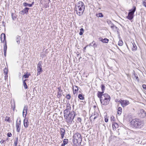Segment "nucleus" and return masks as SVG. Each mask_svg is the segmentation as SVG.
Masks as SVG:
<instances>
[{"mask_svg": "<svg viewBox=\"0 0 146 146\" xmlns=\"http://www.w3.org/2000/svg\"><path fill=\"white\" fill-rule=\"evenodd\" d=\"M64 117L66 121L69 124H71L72 121L76 115L74 111H71L64 112Z\"/></svg>", "mask_w": 146, "mask_h": 146, "instance_id": "obj_1", "label": "nucleus"}, {"mask_svg": "<svg viewBox=\"0 0 146 146\" xmlns=\"http://www.w3.org/2000/svg\"><path fill=\"white\" fill-rule=\"evenodd\" d=\"M85 9V5L84 3L82 1H79L76 5L74 10L77 14L80 16L83 15Z\"/></svg>", "mask_w": 146, "mask_h": 146, "instance_id": "obj_2", "label": "nucleus"}, {"mask_svg": "<svg viewBox=\"0 0 146 146\" xmlns=\"http://www.w3.org/2000/svg\"><path fill=\"white\" fill-rule=\"evenodd\" d=\"M131 126L135 128H141L143 125V122L139 119H134L131 122Z\"/></svg>", "mask_w": 146, "mask_h": 146, "instance_id": "obj_3", "label": "nucleus"}, {"mask_svg": "<svg viewBox=\"0 0 146 146\" xmlns=\"http://www.w3.org/2000/svg\"><path fill=\"white\" fill-rule=\"evenodd\" d=\"M100 100L102 105H106L109 104L110 100V98L108 94L105 93L103 96L102 98Z\"/></svg>", "mask_w": 146, "mask_h": 146, "instance_id": "obj_4", "label": "nucleus"}, {"mask_svg": "<svg viewBox=\"0 0 146 146\" xmlns=\"http://www.w3.org/2000/svg\"><path fill=\"white\" fill-rule=\"evenodd\" d=\"M136 10V7L133 6V8L129 11L128 15L127 17V18L129 20H132L133 18V15L134 12Z\"/></svg>", "mask_w": 146, "mask_h": 146, "instance_id": "obj_5", "label": "nucleus"}, {"mask_svg": "<svg viewBox=\"0 0 146 146\" xmlns=\"http://www.w3.org/2000/svg\"><path fill=\"white\" fill-rule=\"evenodd\" d=\"M74 137L78 142H80L81 143L82 142V138L81 135L80 133H75L74 135Z\"/></svg>", "mask_w": 146, "mask_h": 146, "instance_id": "obj_6", "label": "nucleus"}, {"mask_svg": "<svg viewBox=\"0 0 146 146\" xmlns=\"http://www.w3.org/2000/svg\"><path fill=\"white\" fill-rule=\"evenodd\" d=\"M42 62L41 61H39L37 65V74L38 75L40 74V72H42Z\"/></svg>", "mask_w": 146, "mask_h": 146, "instance_id": "obj_7", "label": "nucleus"}, {"mask_svg": "<svg viewBox=\"0 0 146 146\" xmlns=\"http://www.w3.org/2000/svg\"><path fill=\"white\" fill-rule=\"evenodd\" d=\"M119 102L121 104L122 106L123 107L126 106L129 104V101L126 100H119Z\"/></svg>", "mask_w": 146, "mask_h": 146, "instance_id": "obj_8", "label": "nucleus"}, {"mask_svg": "<svg viewBox=\"0 0 146 146\" xmlns=\"http://www.w3.org/2000/svg\"><path fill=\"white\" fill-rule=\"evenodd\" d=\"M139 116L141 118H143L146 116L145 111L143 110H140L138 113Z\"/></svg>", "mask_w": 146, "mask_h": 146, "instance_id": "obj_9", "label": "nucleus"}, {"mask_svg": "<svg viewBox=\"0 0 146 146\" xmlns=\"http://www.w3.org/2000/svg\"><path fill=\"white\" fill-rule=\"evenodd\" d=\"M28 110V106H25L24 107L23 110V116L24 117H26L27 113V111Z\"/></svg>", "mask_w": 146, "mask_h": 146, "instance_id": "obj_10", "label": "nucleus"}, {"mask_svg": "<svg viewBox=\"0 0 146 146\" xmlns=\"http://www.w3.org/2000/svg\"><path fill=\"white\" fill-rule=\"evenodd\" d=\"M23 124L24 127L27 128L28 127L29 125V122L27 118L25 117L23 120Z\"/></svg>", "mask_w": 146, "mask_h": 146, "instance_id": "obj_11", "label": "nucleus"}, {"mask_svg": "<svg viewBox=\"0 0 146 146\" xmlns=\"http://www.w3.org/2000/svg\"><path fill=\"white\" fill-rule=\"evenodd\" d=\"M60 134L61 135V139H63L65 131V130L62 128H60Z\"/></svg>", "mask_w": 146, "mask_h": 146, "instance_id": "obj_12", "label": "nucleus"}, {"mask_svg": "<svg viewBox=\"0 0 146 146\" xmlns=\"http://www.w3.org/2000/svg\"><path fill=\"white\" fill-rule=\"evenodd\" d=\"M58 89V92L57 93V97L58 98H60L62 96L61 92L62 91L61 90V87H59L57 88Z\"/></svg>", "mask_w": 146, "mask_h": 146, "instance_id": "obj_13", "label": "nucleus"}, {"mask_svg": "<svg viewBox=\"0 0 146 146\" xmlns=\"http://www.w3.org/2000/svg\"><path fill=\"white\" fill-rule=\"evenodd\" d=\"M71 107L69 103H68L67 104L66 106V109H65L64 112H67L71 111Z\"/></svg>", "mask_w": 146, "mask_h": 146, "instance_id": "obj_14", "label": "nucleus"}, {"mask_svg": "<svg viewBox=\"0 0 146 146\" xmlns=\"http://www.w3.org/2000/svg\"><path fill=\"white\" fill-rule=\"evenodd\" d=\"M1 40L2 42H4L6 41V36L4 33H2L1 35Z\"/></svg>", "mask_w": 146, "mask_h": 146, "instance_id": "obj_15", "label": "nucleus"}, {"mask_svg": "<svg viewBox=\"0 0 146 146\" xmlns=\"http://www.w3.org/2000/svg\"><path fill=\"white\" fill-rule=\"evenodd\" d=\"M104 92L98 91L97 93V96L98 98H100V100L102 98L103 96L104 95Z\"/></svg>", "mask_w": 146, "mask_h": 146, "instance_id": "obj_16", "label": "nucleus"}, {"mask_svg": "<svg viewBox=\"0 0 146 146\" xmlns=\"http://www.w3.org/2000/svg\"><path fill=\"white\" fill-rule=\"evenodd\" d=\"M99 40L100 41H102V42L105 43H108L109 40L107 38H105L104 39L102 38H99Z\"/></svg>", "mask_w": 146, "mask_h": 146, "instance_id": "obj_17", "label": "nucleus"}, {"mask_svg": "<svg viewBox=\"0 0 146 146\" xmlns=\"http://www.w3.org/2000/svg\"><path fill=\"white\" fill-rule=\"evenodd\" d=\"M18 119H17L16 125V128L17 131L18 132H19L21 129V125L18 124L17 123Z\"/></svg>", "mask_w": 146, "mask_h": 146, "instance_id": "obj_18", "label": "nucleus"}, {"mask_svg": "<svg viewBox=\"0 0 146 146\" xmlns=\"http://www.w3.org/2000/svg\"><path fill=\"white\" fill-rule=\"evenodd\" d=\"M131 44L132 45V50L133 51H135L137 49V47L135 44L134 42H131Z\"/></svg>", "mask_w": 146, "mask_h": 146, "instance_id": "obj_19", "label": "nucleus"}, {"mask_svg": "<svg viewBox=\"0 0 146 146\" xmlns=\"http://www.w3.org/2000/svg\"><path fill=\"white\" fill-rule=\"evenodd\" d=\"M29 9V8L28 7H25V9L22 10L21 12L23 13V14L26 13L28 12V11Z\"/></svg>", "mask_w": 146, "mask_h": 146, "instance_id": "obj_20", "label": "nucleus"}, {"mask_svg": "<svg viewBox=\"0 0 146 146\" xmlns=\"http://www.w3.org/2000/svg\"><path fill=\"white\" fill-rule=\"evenodd\" d=\"M113 129V130H115L118 127V125L116 123L114 122L112 124Z\"/></svg>", "mask_w": 146, "mask_h": 146, "instance_id": "obj_21", "label": "nucleus"}, {"mask_svg": "<svg viewBox=\"0 0 146 146\" xmlns=\"http://www.w3.org/2000/svg\"><path fill=\"white\" fill-rule=\"evenodd\" d=\"M20 40L21 37L20 36L18 35L17 36L16 38V40L17 43L18 44H20Z\"/></svg>", "mask_w": 146, "mask_h": 146, "instance_id": "obj_22", "label": "nucleus"}, {"mask_svg": "<svg viewBox=\"0 0 146 146\" xmlns=\"http://www.w3.org/2000/svg\"><path fill=\"white\" fill-rule=\"evenodd\" d=\"M122 112V109L121 107H119L118 109L117 114L119 115H120Z\"/></svg>", "mask_w": 146, "mask_h": 146, "instance_id": "obj_23", "label": "nucleus"}, {"mask_svg": "<svg viewBox=\"0 0 146 146\" xmlns=\"http://www.w3.org/2000/svg\"><path fill=\"white\" fill-rule=\"evenodd\" d=\"M75 88V89L73 91V93L74 94H75L78 91V87L76 86H73V89L74 90V89Z\"/></svg>", "mask_w": 146, "mask_h": 146, "instance_id": "obj_24", "label": "nucleus"}, {"mask_svg": "<svg viewBox=\"0 0 146 146\" xmlns=\"http://www.w3.org/2000/svg\"><path fill=\"white\" fill-rule=\"evenodd\" d=\"M27 80V79H25L24 80L23 82L24 87L25 88V89H27L28 88V86L27 85L26 82H25V81H26Z\"/></svg>", "mask_w": 146, "mask_h": 146, "instance_id": "obj_25", "label": "nucleus"}, {"mask_svg": "<svg viewBox=\"0 0 146 146\" xmlns=\"http://www.w3.org/2000/svg\"><path fill=\"white\" fill-rule=\"evenodd\" d=\"M11 16L12 19L13 20H15L17 18V15L15 13H12Z\"/></svg>", "mask_w": 146, "mask_h": 146, "instance_id": "obj_26", "label": "nucleus"}, {"mask_svg": "<svg viewBox=\"0 0 146 146\" xmlns=\"http://www.w3.org/2000/svg\"><path fill=\"white\" fill-rule=\"evenodd\" d=\"M23 5L25 7H27L28 6L29 7H31L32 5L31 4H28L26 3H23Z\"/></svg>", "mask_w": 146, "mask_h": 146, "instance_id": "obj_27", "label": "nucleus"}, {"mask_svg": "<svg viewBox=\"0 0 146 146\" xmlns=\"http://www.w3.org/2000/svg\"><path fill=\"white\" fill-rule=\"evenodd\" d=\"M101 88L102 89V92H104V91L105 88V86L103 84H102L101 86Z\"/></svg>", "mask_w": 146, "mask_h": 146, "instance_id": "obj_28", "label": "nucleus"}, {"mask_svg": "<svg viewBox=\"0 0 146 146\" xmlns=\"http://www.w3.org/2000/svg\"><path fill=\"white\" fill-rule=\"evenodd\" d=\"M96 15L97 17H103L104 16L103 14L101 13H99L98 14H96Z\"/></svg>", "mask_w": 146, "mask_h": 146, "instance_id": "obj_29", "label": "nucleus"}, {"mask_svg": "<svg viewBox=\"0 0 146 146\" xmlns=\"http://www.w3.org/2000/svg\"><path fill=\"white\" fill-rule=\"evenodd\" d=\"M31 75V74L30 73H27L26 74H25L23 77L25 78H28L29 76Z\"/></svg>", "mask_w": 146, "mask_h": 146, "instance_id": "obj_30", "label": "nucleus"}, {"mask_svg": "<svg viewBox=\"0 0 146 146\" xmlns=\"http://www.w3.org/2000/svg\"><path fill=\"white\" fill-rule=\"evenodd\" d=\"M78 98L80 100H83L84 97L82 94H79L78 96Z\"/></svg>", "mask_w": 146, "mask_h": 146, "instance_id": "obj_31", "label": "nucleus"}, {"mask_svg": "<svg viewBox=\"0 0 146 146\" xmlns=\"http://www.w3.org/2000/svg\"><path fill=\"white\" fill-rule=\"evenodd\" d=\"M84 32V30L83 28H82L80 29V31L79 33V35H83V33Z\"/></svg>", "mask_w": 146, "mask_h": 146, "instance_id": "obj_32", "label": "nucleus"}, {"mask_svg": "<svg viewBox=\"0 0 146 146\" xmlns=\"http://www.w3.org/2000/svg\"><path fill=\"white\" fill-rule=\"evenodd\" d=\"M107 23L110 26L113 25V23L110 20H108L107 21Z\"/></svg>", "mask_w": 146, "mask_h": 146, "instance_id": "obj_33", "label": "nucleus"}, {"mask_svg": "<svg viewBox=\"0 0 146 146\" xmlns=\"http://www.w3.org/2000/svg\"><path fill=\"white\" fill-rule=\"evenodd\" d=\"M18 138L17 137L16 138V139L15 141L14 142V145L15 146H17V144L18 143Z\"/></svg>", "mask_w": 146, "mask_h": 146, "instance_id": "obj_34", "label": "nucleus"}, {"mask_svg": "<svg viewBox=\"0 0 146 146\" xmlns=\"http://www.w3.org/2000/svg\"><path fill=\"white\" fill-rule=\"evenodd\" d=\"M68 139H64L63 141V143L66 144L68 142Z\"/></svg>", "mask_w": 146, "mask_h": 146, "instance_id": "obj_35", "label": "nucleus"}, {"mask_svg": "<svg viewBox=\"0 0 146 146\" xmlns=\"http://www.w3.org/2000/svg\"><path fill=\"white\" fill-rule=\"evenodd\" d=\"M8 69L5 68L4 70V72L5 74H7Z\"/></svg>", "mask_w": 146, "mask_h": 146, "instance_id": "obj_36", "label": "nucleus"}, {"mask_svg": "<svg viewBox=\"0 0 146 146\" xmlns=\"http://www.w3.org/2000/svg\"><path fill=\"white\" fill-rule=\"evenodd\" d=\"M123 44V42L122 40H119V42L118 45L120 46H121Z\"/></svg>", "mask_w": 146, "mask_h": 146, "instance_id": "obj_37", "label": "nucleus"}, {"mask_svg": "<svg viewBox=\"0 0 146 146\" xmlns=\"http://www.w3.org/2000/svg\"><path fill=\"white\" fill-rule=\"evenodd\" d=\"M66 98L68 100H69L70 99L71 96L70 95L68 94L66 95Z\"/></svg>", "mask_w": 146, "mask_h": 146, "instance_id": "obj_38", "label": "nucleus"}, {"mask_svg": "<svg viewBox=\"0 0 146 146\" xmlns=\"http://www.w3.org/2000/svg\"><path fill=\"white\" fill-rule=\"evenodd\" d=\"M5 121H7L9 122H10V117H6V118L5 119Z\"/></svg>", "mask_w": 146, "mask_h": 146, "instance_id": "obj_39", "label": "nucleus"}, {"mask_svg": "<svg viewBox=\"0 0 146 146\" xmlns=\"http://www.w3.org/2000/svg\"><path fill=\"white\" fill-rule=\"evenodd\" d=\"M143 5L146 7V0H143Z\"/></svg>", "mask_w": 146, "mask_h": 146, "instance_id": "obj_40", "label": "nucleus"}, {"mask_svg": "<svg viewBox=\"0 0 146 146\" xmlns=\"http://www.w3.org/2000/svg\"><path fill=\"white\" fill-rule=\"evenodd\" d=\"M81 119L80 117H78L77 119V121L78 122H80L81 121Z\"/></svg>", "mask_w": 146, "mask_h": 146, "instance_id": "obj_41", "label": "nucleus"}, {"mask_svg": "<svg viewBox=\"0 0 146 146\" xmlns=\"http://www.w3.org/2000/svg\"><path fill=\"white\" fill-rule=\"evenodd\" d=\"M7 136L8 137H10L12 136V134L11 133L9 132L7 134Z\"/></svg>", "mask_w": 146, "mask_h": 146, "instance_id": "obj_42", "label": "nucleus"}, {"mask_svg": "<svg viewBox=\"0 0 146 146\" xmlns=\"http://www.w3.org/2000/svg\"><path fill=\"white\" fill-rule=\"evenodd\" d=\"M110 27L112 29H113L114 27H115L116 28H117V27L115 26L113 24V25H112Z\"/></svg>", "mask_w": 146, "mask_h": 146, "instance_id": "obj_43", "label": "nucleus"}, {"mask_svg": "<svg viewBox=\"0 0 146 146\" xmlns=\"http://www.w3.org/2000/svg\"><path fill=\"white\" fill-rule=\"evenodd\" d=\"M111 121H114L115 120L114 117L113 116H112L111 117Z\"/></svg>", "mask_w": 146, "mask_h": 146, "instance_id": "obj_44", "label": "nucleus"}, {"mask_svg": "<svg viewBox=\"0 0 146 146\" xmlns=\"http://www.w3.org/2000/svg\"><path fill=\"white\" fill-rule=\"evenodd\" d=\"M0 143L1 144L3 143L4 144L5 143V140H2L1 141Z\"/></svg>", "mask_w": 146, "mask_h": 146, "instance_id": "obj_45", "label": "nucleus"}, {"mask_svg": "<svg viewBox=\"0 0 146 146\" xmlns=\"http://www.w3.org/2000/svg\"><path fill=\"white\" fill-rule=\"evenodd\" d=\"M142 87L143 89L146 90V85L143 84Z\"/></svg>", "mask_w": 146, "mask_h": 146, "instance_id": "obj_46", "label": "nucleus"}, {"mask_svg": "<svg viewBox=\"0 0 146 146\" xmlns=\"http://www.w3.org/2000/svg\"><path fill=\"white\" fill-rule=\"evenodd\" d=\"M92 46H94V47H97V45L96 44L95 42L94 43V44Z\"/></svg>", "mask_w": 146, "mask_h": 146, "instance_id": "obj_47", "label": "nucleus"}, {"mask_svg": "<svg viewBox=\"0 0 146 146\" xmlns=\"http://www.w3.org/2000/svg\"><path fill=\"white\" fill-rule=\"evenodd\" d=\"M6 51H6V50H4V55L5 56H6Z\"/></svg>", "mask_w": 146, "mask_h": 146, "instance_id": "obj_48", "label": "nucleus"}, {"mask_svg": "<svg viewBox=\"0 0 146 146\" xmlns=\"http://www.w3.org/2000/svg\"><path fill=\"white\" fill-rule=\"evenodd\" d=\"M135 77L137 80L138 79V77L137 76V74H135Z\"/></svg>", "mask_w": 146, "mask_h": 146, "instance_id": "obj_49", "label": "nucleus"}, {"mask_svg": "<svg viewBox=\"0 0 146 146\" xmlns=\"http://www.w3.org/2000/svg\"><path fill=\"white\" fill-rule=\"evenodd\" d=\"M5 42V44H4V46H5L6 47H7V42L6 41H4Z\"/></svg>", "mask_w": 146, "mask_h": 146, "instance_id": "obj_50", "label": "nucleus"}, {"mask_svg": "<svg viewBox=\"0 0 146 146\" xmlns=\"http://www.w3.org/2000/svg\"><path fill=\"white\" fill-rule=\"evenodd\" d=\"M105 121L106 122H108V119L107 118H105Z\"/></svg>", "mask_w": 146, "mask_h": 146, "instance_id": "obj_51", "label": "nucleus"}, {"mask_svg": "<svg viewBox=\"0 0 146 146\" xmlns=\"http://www.w3.org/2000/svg\"><path fill=\"white\" fill-rule=\"evenodd\" d=\"M17 123H18V124L21 125V119H20L19 122H17Z\"/></svg>", "mask_w": 146, "mask_h": 146, "instance_id": "obj_52", "label": "nucleus"}, {"mask_svg": "<svg viewBox=\"0 0 146 146\" xmlns=\"http://www.w3.org/2000/svg\"><path fill=\"white\" fill-rule=\"evenodd\" d=\"M7 47H6L5 46H4V50H6V51H7Z\"/></svg>", "mask_w": 146, "mask_h": 146, "instance_id": "obj_53", "label": "nucleus"}, {"mask_svg": "<svg viewBox=\"0 0 146 146\" xmlns=\"http://www.w3.org/2000/svg\"><path fill=\"white\" fill-rule=\"evenodd\" d=\"M65 145L66 144L63 143L62 144V145H61V146H65Z\"/></svg>", "mask_w": 146, "mask_h": 146, "instance_id": "obj_54", "label": "nucleus"}, {"mask_svg": "<svg viewBox=\"0 0 146 146\" xmlns=\"http://www.w3.org/2000/svg\"><path fill=\"white\" fill-rule=\"evenodd\" d=\"M35 3V2L34 1H33L32 2V4H31V5H32H32H34Z\"/></svg>", "mask_w": 146, "mask_h": 146, "instance_id": "obj_55", "label": "nucleus"}, {"mask_svg": "<svg viewBox=\"0 0 146 146\" xmlns=\"http://www.w3.org/2000/svg\"><path fill=\"white\" fill-rule=\"evenodd\" d=\"M15 104H14L13 107V110L14 111L15 109Z\"/></svg>", "mask_w": 146, "mask_h": 146, "instance_id": "obj_56", "label": "nucleus"}, {"mask_svg": "<svg viewBox=\"0 0 146 146\" xmlns=\"http://www.w3.org/2000/svg\"><path fill=\"white\" fill-rule=\"evenodd\" d=\"M97 118V116H95L94 117V119H95L96 118Z\"/></svg>", "mask_w": 146, "mask_h": 146, "instance_id": "obj_57", "label": "nucleus"}, {"mask_svg": "<svg viewBox=\"0 0 146 146\" xmlns=\"http://www.w3.org/2000/svg\"><path fill=\"white\" fill-rule=\"evenodd\" d=\"M94 42H94V41H93V42L92 43L90 44H91L90 45H91L92 44H93H93H94Z\"/></svg>", "mask_w": 146, "mask_h": 146, "instance_id": "obj_58", "label": "nucleus"}, {"mask_svg": "<svg viewBox=\"0 0 146 146\" xmlns=\"http://www.w3.org/2000/svg\"><path fill=\"white\" fill-rule=\"evenodd\" d=\"M79 55V54H77V56H78Z\"/></svg>", "mask_w": 146, "mask_h": 146, "instance_id": "obj_59", "label": "nucleus"}]
</instances>
